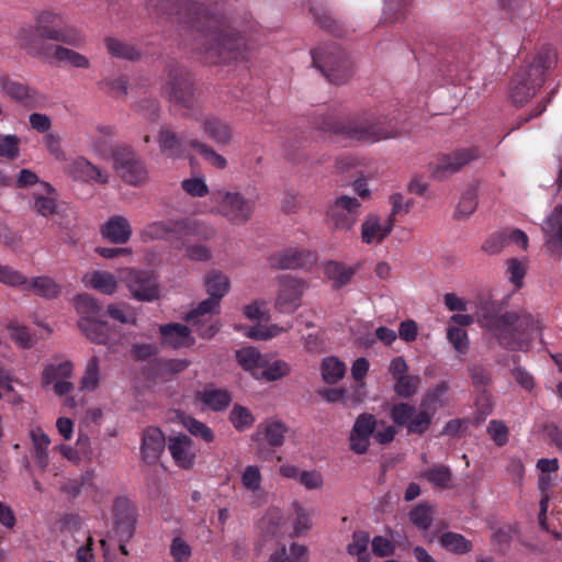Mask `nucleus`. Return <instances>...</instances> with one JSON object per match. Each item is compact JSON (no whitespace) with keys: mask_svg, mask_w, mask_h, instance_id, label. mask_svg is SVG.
Returning <instances> with one entry per match:
<instances>
[{"mask_svg":"<svg viewBox=\"0 0 562 562\" xmlns=\"http://www.w3.org/2000/svg\"><path fill=\"white\" fill-rule=\"evenodd\" d=\"M34 25H23L15 34L19 47L32 57H54L76 68H88L89 59L72 49L46 41L80 46L85 37L75 26L67 25L64 19L52 11H41L34 16Z\"/></svg>","mask_w":562,"mask_h":562,"instance_id":"2","label":"nucleus"},{"mask_svg":"<svg viewBox=\"0 0 562 562\" xmlns=\"http://www.w3.org/2000/svg\"><path fill=\"white\" fill-rule=\"evenodd\" d=\"M317 128L324 133L362 143H375L382 139L394 138L398 135L392 125L367 114L345 120L323 116L317 122Z\"/></svg>","mask_w":562,"mask_h":562,"instance_id":"3","label":"nucleus"},{"mask_svg":"<svg viewBox=\"0 0 562 562\" xmlns=\"http://www.w3.org/2000/svg\"><path fill=\"white\" fill-rule=\"evenodd\" d=\"M146 9L150 15L170 18L183 30L200 34L213 64H229L244 56L243 34L225 16L211 13L203 0H146Z\"/></svg>","mask_w":562,"mask_h":562,"instance_id":"1","label":"nucleus"},{"mask_svg":"<svg viewBox=\"0 0 562 562\" xmlns=\"http://www.w3.org/2000/svg\"><path fill=\"white\" fill-rule=\"evenodd\" d=\"M114 530L120 542H127L135 532L136 510L126 499H117L114 505Z\"/></svg>","mask_w":562,"mask_h":562,"instance_id":"17","label":"nucleus"},{"mask_svg":"<svg viewBox=\"0 0 562 562\" xmlns=\"http://www.w3.org/2000/svg\"><path fill=\"white\" fill-rule=\"evenodd\" d=\"M190 366L187 359L155 358L149 362L148 375L156 379H169L184 371Z\"/></svg>","mask_w":562,"mask_h":562,"instance_id":"26","label":"nucleus"},{"mask_svg":"<svg viewBox=\"0 0 562 562\" xmlns=\"http://www.w3.org/2000/svg\"><path fill=\"white\" fill-rule=\"evenodd\" d=\"M359 265L356 267H347L342 262L336 260H328L324 265V273L333 281V288L339 290L347 285L358 270Z\"/></svg>","mask_w":562,"mask_h":562,"instance_id":"28","label":"nucleus"},{"mask_svg":"<svg viewBox=\"0 0 562 562\" xmlns=\"http://www.w3.org/2000/svg\"><path fill=\"white\" fill-rule=\"evenodd\" d=\"M244 315L250 321L270 322L271 315L267 308V302L263 300H256L250 304L244 306Z\"/></svg>","mask_w":562,"mask_h":562,"instance_id":"59","label":"nucleus"},{"mask_svg":"<svg viewBox=\"0 0 562 562\" xmlns=\"http://www.w3.org/2000/svg\"><path fill=\"white\" fill-rule=\"evenodd\" d=\"M119 278L137 301L153 302L159 297V283L153 271L126 268Z\"/></svg>","mask_w":562,"mask_h":562,"instance_id":"10","label":"nucleus"},{"mask_svg":"<svg viewBox=\"0 0 562 562\" xmlns=\"http://www.w3.org/2000/svg\"><path fill=\"white\" fill-rule=\"evenodd\" d=\"M7 329L10 331V338L23 349H31L36 344V339L30 333V329L19 324L18 321H10Z\"/></svg>","mask_w":562,"mask_h":562,"instance_id":"43","label":"nucleus"},{"mask_svg":"<svg viewBox=\"0 0 562 562\" xmlns=\"http://www.w3.org/2000/svg\"><path fill=\"white\" fill-rule=\"evenodd\" d=\"M310 13L313 15L314 22L329 34L340 37L346 30L340 21L336 20L329 11L321 5H311Z\"/></svg>","mask_w":562,"mask_h":562,"instance_id":"30","label":"nucleus"},{"mask_svg":"<svg viewBox=\"0 0 562 562\" xmlns=\"http://www.w3.org/2000/svg\"><path fill=\"white\" fill-rule=\"evenodd\" d=\"M439 544L442 549L454 554H465L470 552L473 544L461 533L447 531L439 537Z\"/></svg>","mask_w":562,"mask_h":562,"instance_id":"35","label":"nucleus"},{"mask_svg":"<svg viewBox=\"0 0 562 562\" xmlns=\"http://www.w3.org/2000/svg\"><path fill=\"white\" fill-rule=\"evenodd\" d=\"M346 366L335 357L325 358L322 362V376L328 384H335L344 378Z\"/></svg>","mask_w":562,"mask_h":562,"instance_id":"42","label":"nucleus"},{"mask_svg":"<svg viewBox=\"0 0 562 562\" xmlns=\"http://www.w3.org/2000/svg\"><path fill=\"white\" fill-rule=\"evenodd\" d=\"M432 420V412L426 409L417 411L414 417H411L409 423L405 427L407 435H424L430 427Z\"/></svg>","mask_w":562,"mask_h":562,"instance_id":"48","label":"nucleus"},{"mask_svg":"<svg viewBox=\"0 0 562 562\" xmlns=\"http://www.w3.org/2000/svg\"><path fill=\"white\" fill-rule=\"evenodd\" d=\"M159 148L162 153L176 155L182 151L186 139L166 126H161L157 138Z\"/></svg>","mask_w":562,"mask_h":562,"instance_id":"36","label":"nucleus"},{"mask_svg":"<svg viewBox=\"0 0 562 562\" xmlns=\"http://www.w3.org/2000/svg\"><path fill=\"white\" fill-rule=\"evenodd\" d=\"M370 535L364 530H356L352 533V541L347 546V552L350 555L362 557L367 552Z\"/></svg>","mask_w":562,"mask_h":562,"instance_id":"62","label":"nucleus"},{"mask_svg":"<svg viewBox=\"0 0 562 562\" xmlns=\"http://www.w3.org/2000/svg\"><path fill=\"white\" fill-rule=\"evenodd\" d=\"M113 168L127 184L138 187L148 180L147 169L139 155L126 144H116L111 148Z\"/></svg>","mask_w":562,"mask_h":562,"instance_id":"9","label":"nucleus"},{"mask_svg":"<svg viewBox=\"0 0 562 562\" xmlns=\"http://www.w3.org/2000/svg\"><path fill=\"white\" fill-rule=\"evenodd\" d=\"M193 440L186 434H180L169 438L168 449L176 463L183 468L190 469L194 463L195 454L192 451Z\"/></svg>","mask_w":562,"mask_h":562,"instance_id":"24","label":"nucleus"},{"mask_svg":"<svg viewBox=\"0 0 562 562\" xmlns=\"http://www.w3.org/2000/svg\"><path fill=\"white\" fill-rule=\"evenodd\" d=\"M99 384V359L93 356L86 368V373L81 378L80 387L82 390L90 389L94 390Z\"/></svg>","mask_w":562,"mask_h":562,"instance_id":"61","label":"nucleus"},{"mask_svg":"<svg viewBox=\"0 0 562 562\" xmlns=\"http://www.w3.org/2000/svg\"><path fill=\"white\" fill-rule=\"evenodd\" d=\"M288 430L289 428L283 422L267 419L258 426L257 432L251 438L255 441H260L263 437L270 447L278 448L283 445Z\"/></svg>","mask_w":562,"mask_h":562,"instance_id":"25","label":"nucleus"},{"mask_svg":"<svg viewBox=\"0 0 562 562\" xmlns=\"http://www.w3.org/2000/svg\"><path fill=\"white\" fill-rule=\"evenodd\" d=\"M382 232L380 217L375 214H370L361 225V238L366 244H371L379 234Z\"/></svg>","mask_w":562,"mask_h":562,"instance_id":"58","label":"nucleus"},{"mask_svg":"<svg viewBox=\"0 0 562 562\" xmlns=\"http://www.w3.org/2000/svg\"><path fill=\"white\" fill-rule=\"evenodd\" d=\"M78 327L93 344L109 345L111 342L112 327L103 317H81Z\"/></svg>","mask_w":562,"mask_h":562,"instance_id":"23","label":"nucleus"},{"mask_svg":"<svg viewBox=\"0 0 562 562\" xmlns=\"http://www.w3.org/2000/svg\"><path fill=\"white\" fill-rule=\"evenodd\" d=\"M101 234L114 244H125L132 236V228L126 217L114 215L102 225Z\"/></svg>","mask_w":562,"mask_h":562,"instance_id":"27","label":"nucleus"},{"mask_svg":"<svg viewBox=\"0 0 562 562\" xmlns=\"http://www.w3.org/2000/svg\"><path fill=\"white\" fill-rule=\"evenodd\" d=\"M535 329V319L525 311L505 312L498 315L494 305V336L498 342L512 350L528 347L529 333Z\"/></svg>","mask_w":562,"mask_h":562,"instance_id":"6","label":"nucleus"},{"mask_svg":"<svg viewBox=\"0 0 562 562\" xmlns=\"http://www.w3.org/2000/svg\"><path fill=\"white\" fill-rule=\"evenodd\" d=\"M160 93L176 108L193 110L196 103V83L193 74L183 66L169 67Z\"/></svg>","mask_w":562,"mask_h":562,"instance_id":"8","label":"nucleus"},{"mask_svg":"<svg viewBox=\"0 0 562 562\" xmlns=\"http://www.w3.org/2000/svg\"><path fill=\"white\" fill-rule=\"evenodd\" d=\"M205 286L210 296L221 301L229 290V279L218 270H211L205 277Z\"/></svg>","mask_w":562,"mask_h":562,"instance_id":"38","label":"nucleus"},{"mask_svg":"<svg viewBox=\"0 0 562 562\" xmlns=\"http://www.w3.org/2000/svg\"><path fill=\"white\" fill-rule=\"evenodd\" d=\"M72 363L70 361H64L58 364H47L42 373L43 385H48L57 378H69L72 373Z\"/></svg>","mask_w":562,"mask_h":562,"instance_id":"51","label":"nucleus"},{"mask_svg":"<svg viewBox=\"0 0 562 562\" xmlns=\"http://www.w3.org/2000/svg\"><path fill=\"white\" fill-rule=\"evenodd\" d=\"M546 246L552 256L562 257V205L555 207L542 226Z\"/></svg>","mask_w":562,"mask_h":562,"instance_id":"22","label":"nucleus"},{"mask_svg":"<svg viewBox=\"0 0 562 562\" xmlns=\"http://www.w3.org/2000/svg\"><path fill=\"white\" fill-rule=\"evenodd\" d=\"M315 256L305 249L288 248L270 257V266L273 269H301L313 263Z\"/></svg>","mask_w":562,"mask_h":562,"instance_id":"20","label":"nucleus"},{"mask_svg":"<svg viewBox=\"0 0 562 562\" xmlns=\"http://www.w3.org/2000/svg\"><path fill=\"white\" fill-rule=\"evenodd\" d=\"M149 239H164L175 249H183L190 237L212 239L215 231L205 223L192 218H179L168 222H153L143 231Z\"/></svg>","mask_w":562,"mask_h":562,"instance_id":"5","label":"nucleus"},{"mask_svg":"<svg viewBox=\"0 0 562 562\" xmlns=\"http://www.w3.org/2000/svg\"><path fill=\"white\" fill-rule=\"evenodd\" d=\"M361 203L357 198L340 195L327 210V218L335 229L349 231L356 223Z\"/></svg>","mask_w":562,"mask_h":562,"instance_id":"12","label":"nucleus"},{"mask_svg":"<svg viewBox=\"0 0 562 562\" xmlns=\"http://www.w3.org/2000/svg\"><path fill=\"white\" fill-rule=\"evenodd\" d=\"M448 391V384L445 381H441L437 384V386L428 391L422 398L419 408L426 409L427 412H432V416L436 413L437 404L440 402V397L446 394Z\"/></svg>","mask_w":562,"mask_h":562,"instance_id":"56","label":"nucleus"},{"mask_svg":"<svg viewBox=\"0 0 562 562\" xmlns=\"http://www.w3.org/2000/svg\"><path fill=\"white\" fill-rule=\"evenodd\" d=\"M198 398L214 412L225 411L232 402L231 393L223 389H205L198 393Z\"/></svg>","mask_w":562,"mask_h":562,"instance_id":"32","label":"nucleus"},{"mask_svg":"<svg viewBox=\"0 0 562 562\" xmlns=\"http://www.w3.org/2000/svg\"><path fill=\"white\" fill-rule=\"evenodd\" d=\"M0 87L9 98L21 103L27 110L37 109L43 101V97L35 89L7 76L0 78Z\"/></svg>","mask_w":562,"mask_h":562,"instance_id":"16","label":"nucleus"},{"mask_svg":"<svg viewBox=\"0 0 562 562\" xmlns=\"http://www.w3.org/2000/svg\"><path fill=\"white\" fill-rule=\"evenodd\" d=\"M415 413L416 407L414 405L401 402L392 406L390 417L396 426L406 427Z\"/></svg>","mask_w":562,"mask_h":562,"instance_id":"55","label":"nucleus"},{"mask_svg":"<svg viewBox=\"0 0 562 562\" xmlns=\"http://www.w3.org/2000/svg\"><path fill=\"white\" fill-rule=\"evenodd\" d=\"M313 66L334 85L347 83L355 74L349 55L336 43L319 45L311 50Z\"/></svg>","mask_w":562,"mask_h":562,"instance_id":"7","label":"nucleus"},{"mask_svg":"<svg viewBox=\"0 0 562 562\" xmlns=\"http://www.w3.org/2000/svg\"><path fill=\"white\" fill-rule=\"evenodd\" d=\"M203 131L211 139L221 145H227L232 139L231 126L217 117H207L203 122Z\"/></svg>","mask_w":562,"mask_h":562,"instance_id":"34","label":"nucleus"},{"mask_svg":"<svg viewBox=\"0 0 562 562\" xmlns=\"http://www.w3.org/2000/svg\"><path fill=\"white\" fill-rule=\"evenodd\" d=\"M469 371L473 384L480 392V395H477L475 401L476 412L472 419L473 425L479 426L484 423L487 416L492 413L491 397L487 392L491 378L488 371L480 364L471 366Z\"/></svg>","mask_w":562,"mask_h":562,"instance_id":"13","label":"nucleus"},{"mask_svg":"<svg viewBox=\"0 0 562 562\" xmlns=\"http://www.w3.org/2000/svg\"><path fill=\"white\" fill-rule=\"evenodd\" d=\"M72 173L76 178H79L82 181L93 180L102 184H105L109 181V177L106 175H103L97 166L82 157H79L74 161Z\"/></svg>","mask_w":562,"mask_h":562,"instance_id":"33","label":"nucleus"},{"mask_svg":"<svg viewBox=\"0 0 562 562\" xmlns=\"http://www.w3.org/2000/svg\"><path fill=\"white\" fill-rule=\"evenodd\" d=\"M166 448V437L160 428L148 426L143 430L140 445V459L153 465L159 461Z\"/></svg>","mask_w":562,"mask_h":562,"instance_id":"18","label":"nucleus"},{"mask_svg":"<svg viewBox=\"0 0 562 562\" xmlns=\"http://www.w3.org/2000/svg\"><path fill=\"white\" fill-rule=\"evenodd\" d=\"M394 382L393 389L395 394L402 398H411L418 391L420 378L418 375L406 374L404 376H398Z\"/></svg>","mask_w":562,"mask_h":562,"instance_id":"47","label":"nucleus"},{"mask_svg":"<svg viewBox=\"0 0 562 562\" xmlns=\"http://www.w3.org/2000/svg\"><path fill=\"white\" fill-rule=\"evenodd\" d=\"M188 145L196 149L212 166L218 169H224L227 166V160L209 145L199 142L198 139H190Z\"/></svg>","mask_w":562,"mask_h":562,"instance_id":"53","label":"nucleus"},{"mask_svg":"<svg viewBox=\"0 0 562 562\" xmlns=\"http://www.w3.org/2000/svg\"><path fill=\"white\" fill-rule=\"evenodd\" d=\"M260 530L259 542L256 546L258 554L263 550L267 543L272 542L277 538L280 530V522L277 518L272 517L263 519L260 525Z\"/></svg>","mask_w":562,"mask_h":562,"instance_id":"49","label":"nucleus"},{"mask_svg":"<svg viewBox=\"0 0 562 562\" xmlns=\"http://www.w3.org/2000/svg\"><path fill=\"white\" fill-rule=\"evenodd\" d=\"M279 293L276 301V307L282 313H293L300 305L304 290L305 281L284 274L279 278Z\"/></svg>","mask_w":562,"mask_h":562,"instance_id":"14","label":"nucleus"},{"mask_svg":"<svg viewBox=\"0 0 562 562\" xmlns=\"http://www.w3.org/2000/svg\"><path fill=\"white\" fill-rule=\"evenodd\" d=\"M526 273V261L517 258H509L506 260L505 278L514 286V291H518L524 286Z\"/></svg>","mask_w":562,"mask_h":562,"instance_id":"39","label":"nucleus"},{"mask_svg":"<svg viewBox=\"0 0 562 562\" xmlns=\"http://www.w3.org/2000/svg\"><path fill=\"white\" fill-rule=\"evenodd\" d=\"M104 43L109 53L114 57L126 60H137L140 57L139 52L134 46L116 38L106 37Z\"/></svg>","mask_w":562,"mask_h":562,"instance_id":"44","label":"nucleus"},{"mask_svg":"<svg viewBox=\"0 0 562 562\" xmlns=\"http://www.w3.org/2000/svg\"><path fill=\"white\" fill-rule=\"evenodd\" d=\"M447 338L458 352L465 353L469 350L468 335L461 327H449L447 330Z\"/></svg>","mask_w":562,"mask_h":562,"instance_id":"63","label":"nucleus"},{"mask_svg":"<svg viewBox=\"0 0 562 562\" xmlns=\"http://www.w3.org/2000/svg\"><path fill=\"white\" fill-rule=\"evenodd\" d=\"M378 420L374 415L369 413L360 414L353 424L350 432V449L357 454H363L369 448V438L374 437Z\"/></svg>","mask_w":562,"mask_h":562,"instance_id":"15","label":"nucleus"},{"mask_svg":"<svg viewBox=\"0 0 562 562\" xmlns=\"http://www.w3.org/2000/svg\"><path fill=\"white\" fill-rule=\"evenodd\" d=\"M161 345L172 349L191 347L195 339L191 335V329L180 323H169L159 326Z\"/></svg>","mask_w":562,"mask_h":562,"instance_id":"21","label":"nucleus"},{"mask_svg":"<svg viewBox=\"0 0 562 562\" xmlns=\"http://www.w3.org/2000/svg\"><path fill=\"white\" fill-rule=\"evenodd\" d=\"M98 86L101 90L114 98H124L128 92V79L126 76L103 78L98 82Z\"/></svg>","mask_w":562,"mask_h":562,"instance_id":"45","label":"nucleus"},{"mask_svg":"<svg viewBox=\"0 0 562 562\" xmlns=\"http://www.w3.org/2000/svg\"><path fill=\"white\" fill-rule=\"evenodd\" d=\"M422 477L426 479L437 487L446 488L452 479V473L447 465L440 464L424 471L422 473Z\"/></svg>","mask_w":562,"mask_h":562,"instance_id":"50","label":"nucleus"},{"mask_svg":"<svg viewBox=\"0 0 562 562\" xmlns=\"http://www.w3.org/2000/svg\"><path fill=\"white\" fill-rule=\"evenodd\" d=\"M290 373V367L285 361L277 360L269 364L259 373V379L267 381H277Z\"/></svg>","mask_w":562,"mask_h":562,"instance_id":"64","label":"nucleus"},{"mask_svg":"<svg viewBox=\"0 0 562 562\" xmlns=\"http://www.w3.org/2000/svg\"><path fill=\"white\" fill-rule=\"evenodd\" d=\"M409 521L420 531H427L432 524V508L428 502H423L408 513Z\"/></svg>","mask_w":562,"mask_h":562,"instance_id":"40","label":"nucleus"},{"mask_svg":"<svg viewBox=\"0 0 562 562\" xmlns=\"http://www.w3.org/2000/svg\"><path fill=\"white\" fill-rule=\"evenodd\" d=\"M476 205V191L471 188L462 194L454 217L459 220L469 216L474 212Z\"/></svg>","mask_w":562,"mask_h":562,"instance_id":"60","label":"nucleus"},{"mask_svg":"<svg viewBox=\"0 0 562 562\" xmlns=\"http://www.w3.org/2000/svg\"><path fill=\"white\" fill-rule=\"evenodd\" d=\"M175 420L182 424L192 436L200 437L207 443L212 442L215 438L213 430L209 426L187 415L183 411H175Z\"/></svg>","mask_w":562,"mask_h":562,"instance_id":"31","label":"nucleus"},{"mask_svg":"<svg viewBox=\"0 0 562 562\" xmlns=\"http://www.w3.org/2000/svg\"><path fill=\"white\" fill-rule=\"evenodd\" d=\"M76 307L82 317H103V306L90 294L83 293L76 296Z\"/></svg>","mask_w":562,"mask_h":562,"instance_id":"41","label":"nucleus"},{"mask_svg":"<svg viewBox=\"0 0 562 562\" xmlns=\"http://www.w3.org/2000/svg\"><path fill=\"white\" fill-rule=\"evenodd\" d=\"M235 357L239 366L245 371L251 372L256 379H259L257 370L267 367V361L256 347L250 346L236 350Z\"/></svg>","mask_w":562,"mask_h":562,"instance_id":"29","label":"nucleus"},{"mask_svg":"<svg viewBox=\"0 0 562 562\" xmlns=\"http://www.w3.org/2000/svg\"><path fill=\"white\" fill-rule=\"evenodd\" d=\"M228 419L238 431L249 428L255 423V416L250 409L240 404H235L233 406Z\"/></svg>","mask_w":562,"mask_h":562,"instance_id":"46","label":"nucleus"},{"mask_svg":"<svg viewBox=\"0 0 562 562\" xmlns=\"http://www.w3.org/2000/svg\"><path fill=\"white\" fill-rule=\"evenodd\" d=\"M409 0H384V21L394 23L404 16Z\"/></svg>","mask_w":562,"mask_h":562,"instance_id":"57","label":"nucleus"},{"mask_svg":"<svg viewBox=\"0 0 562 562\" xmlns=\"http://www.w3.org/2000/svg\"><path fill=\"white\" fill-rule=\"evenodd\" d=\"M25 288L48 300L56 299L61 291V288L50 277L47 276L33 278L30 282L27 281Z\"/></svg>","mask_w":562,"mask_h":562,"instance_id":"37","label":"nucleus"},{"mask_svg":"<svg viewBox=\"0 0 562 562\" xmlns=\"http://www.w3.org/2000/svg\"><path fill=\"white\" fill-rule=\"evenodd\" d=\"M220 305V301L210 296L198 304L184 316V321L191 325H198L206 314L212 313Z\"/></svg>","mask_w":562,"mask_h":562,"instance_id":"52","label":"nucleus"},{"mask_svg":"<svg viewBox=\"0 0 562 562\" xmlns=\"http://www.w3.org/2000/svg\"><path fill=\"white\" fill-rule=\"evenodd\" d=\"M90 284L93 289L108 295L113 294L117 288V282L114 276L102 271H94L91 274Z\"/></svg>","mask_w":562,"mask_h":562,"instance_id":"54","label":"nucleus"},{"mask_svg":"<svg viewBox=\"0 0 562 562\" xmlns=\"http://www.w3.org/2000/svg\"><path fill=\"white\" fill-rule=\"evenodd\" d=\"M477 157L479 149L476 147L458 148L449 154H442L437 158L436 162L428 165L430 177L437 181H442L460 171L462 167Z\"/></svg>","mask_w":562,"mask_h":562,"instance_id":"11","label":"nucleus"},{"mask_svg":"<svg viewBox=\"0 0 562 562\" xmlns=\"http://www.w3.org/2000/svg\"><path fill=\"white\" fill-rule=\"evenodd\" d=\"M221 203L225 215L236 224H244L251 216L254 203L240 193L225 192Z\"/></svg>","mask_w":562,"mask_h":562,"instance_id":"19","label":"nucleus"},{"mask_svg":"<svg viewBox=\"0 0 562 562\" xmlns=\"http://www.w3.org/2000/svg\"><path fill=\"white\" fill-rule=\"evenodd\" d=\"M554 60L555 54L550 47H543L530 59H525L509 82V98L515 106H522L537 93Z\"/></svg>","mask_w":562,"mask_h":562,"instance_id":"4","label":"nucleus"}]
</instances>
